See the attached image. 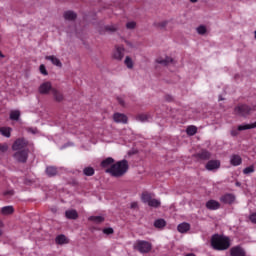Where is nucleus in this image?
<instances>
[{
    "instance_id": "f257e3e1",
    "label": "nucleus",
    "mask_w": 256,
    "mask_h": 256,
    "mask_svg": "<svg viewBox=\"0 0 256 256\" xmlns=\"http://www.w3.org/2000/svg\"><path fill=\"white\" fill-rule=\"evenodd\" d=\"M129 170V163L127 160H121L113 164L105 173H109L112 177H123Z\"/></svg>"
},
{
    "instance_id": "f03ea898",
    "label": "nucleus",
    "mask_w": 256,
    "mask_h": 256,
    "mask_svg": "<svg viewBox=\"0 0 256 256\" xmlns=\"http://www.w3.org/2000/svg\"><path fill=\"white\" fill-rule=\"evenodd\" d=\"M211 246L216 251H225L231 247V241L227 236L214 234L211 238Z\"/></svg>"
},
{
    "instance_id": "7ed1b4c3",
    "label": "nucleus",
    "mask_w": 256,
    "mask_h": 256,
    "mask_svg": "<svg viewBox=\"0 0 256 256\" xmlns=\"http://www.w3.org/2000/svg\"><path fill=\"white\" fill-rule=\"evenodd\" d=\"M141 199L144 203H147L149 207H161V200L155 199L151 196V194L145 192L142 194Z\"/></svg>"
},
{
    "instance_id": "20e7f679",
    "label": "nucleus",
    "mask_w": 256,
    "mask_h": 256,
    "mask_svg": "<svg viewBox=\"0 0 256 256\" xmlns=\"http://www.w3.org/2000/svg\"><path fill=\"white\" fill-rule=\"evenodd\" d=\"M111 57L114 61H123V57H125V47L116 45L112 51Z\"/></svg>"
},
{
    "instance_id": "39448f33",
    "label": "nucleus",
    "mask_w": 256,
    "mask_h": 256,
    "mask_svg": "<svg viewBox=\"0 0 256 256\" xmlns=\"http://www.w3.org/2000/svg\"><path fill=\"white\" fill-rule=\"evenodd\" d=\"M151 248V243L143 240L137 241L134 244V249L136 251H139V253H149V251H151Z\"/></svg>"
},
{
    "instance_id": "423d86ee",
    "label": "nucleus",
    "mask_w": 256,
    "mask_h": 256,
    "mask_svg": "<svg viewBox=\"0 0 256 256\" xmlns=\"http://www.w3.org/2000/svg\"><path fill=\"white\" fill-rule=\"evenodd\" d=\"M29 147V141L25 138H18L12 145L13 151H25Z\"/></svg>"
},
{
    "instance_id": "0eeeda50",
    "label": "nucleus",
    "mask_w": 256,
    "mask_h": 256,
    "mask_svg": "<svg viewBox=\"0 0 256 256\" xmlns=\"http://www.w3.org/2000/svg\"><path fill=\"white\" fill-rule=\"evenodd\" d=\"M28 157H29V149L18 150L14 154V159L15 161H18V163H27Z\"/></svg>"
},
{
    "instance_id": "6e6552de",
    "label": "nucleus",
    "mask_w": 256,
    "mask_h": 256,
    "mask_svg": "<svg viewBox=\"0 0 256 256\" xmlns=\"http://www.w3.org/2000/svg\"><path fill=\"white\" fill-rule=\"evenodd\" d=\"M53 89L55 88H53V85L51 84V82L46 81L40 84L38 88V92L40 93V95H49V93H53Z\"/></svg>"
},
{
    "instance_id": "1a4fd4ad",
    "label": "nucleus",
    "mask_w": 256,
    "mask_h": 256,
    "mask_svg": "<svg viewBox=\"0 0 256 256\" xmlns=\"http://www.w3.org/2000/svg\"><path fill=\"white\" fill-rule=\"evenodd\" d=\"M253 111V109L247 105H239L235 108L234 112L240 117H247Z\"/></svg>"
},
{
    "instance_id": "9d476101",
    "label": "nucleus",
    "mask_w": 256,
    "mask_h": 256,
    "mask_svg": "<svg viewBox=\"0 0 256 256\" xmlns=\"http://www.w3.org/2000/svg\"><path fill=\"white\" fill-rule=\"evenodd\" d=\"M235 195L234 194H224L220 197L221 203H224L225 205H233L235 203Z\"/></svg>"
},
{
    "instance_id": "9b49d317",
    "label": "nucleus",
    "mask_w": 256,
    "mask_h": 256,
    "mask_svg": "<svg viewBox=\"0 0 256 256\" xmlns=\"http://www.w3.org/2000/svg\"><path fill=\"white\" fill-rule=\"evenodd\" d=\"M221 167V162L219 160H210L206 164L207 171H216Z\"/></svg>"
},
{
    "instance_id": "f8f14e48",
    "label": "nucleus",
    "mask_w": 256,
    "mask_h": 256,
    "mask_svg": "<svg viewBox=\"0 0 256 256\" xmlns=\"http://www.w3.org/2000/svg\"><path fill=\"white\" fill-rule=\"evenodd\" d=\"M46 61H50L52 65H55V67H63V63H61V60L57 58L55 55L45 56Z\"/></svg>"
},
{
    "instance_id": "ddd939ff",
    "label": "nucleus",
    "mask_w": 256,
    "mask_h": 256,
    "mask_svg": "<svg viewBox=\"0 0 256 256\" xmlns=\"http://www.w3.org/2000/svg\"><path fill=\"white\" fill-rule=\"evenodd\" d=\"M113 165H115V159H113L112 157H108L101 162L102 169H111Z\"/></svg>"
},
{
    "instance_id": "4468645a",
    "label": "nucleus",
    "mask_w": 256,
    "mask_h": 256,
    "mask_svg": "<svg viewBox=\"0 0 256 256\" xmlns=\"http://www.w3.org/2000/svg\"><path fill=\"white\" fill-rule=\"evenodd\" d=\"M206 207L210 211H217V209L221 208V203H219L217 200H209L208 202H206Z\"/></svg>"
},
{
    "instance_id": "2eb2a0df",
    "label": "nucleus",
    "mask_w": 256,
    "mask_h": 256,
    "mask_svg": "<svg viewBox=\"0 0 256 256\" xmlns=\"http://www.w3.org/2000/svg\"><path fill=\"white\" fill-rule=\"evenodd\" d=\"M241 163H243V158H241L239 155L233 154L232 156H230V164L233 167H239Z\"/></svg>"
},
{
    "instance_id": "dca6fc26",
    "label": "nucleus",
    "mask_w": 256,
    "mask_h": 256,
    "mask_svg": "<svg viewBox=\"0 0 256 256\" xmlns=\"http://www.w3.org/2000/svg\"><path fill=\"white\" fill-rule=\"evenodd\" d=\"M113 120L115 121V123H127L128 121L127 116L121 113H115L113 115Z\"/></svg>"
},
{
    "instance_id": "f3484780",
    "label": "nucleus",
    "mask_w": 256,
    "mask_h": 256,
    "mask_svg": "<svg viewBox=\"0 0 256 256\" xmlns=\"http://www.w3.org/2000/svg\"><path fill=\"white\" fill-rule=\"evenodd\" d=\"M230 255L231 256H245V250L243 248L236 246L231 248L230 250Z\"/></svg>"
},
{
    "instance_id": "a211bd4d",
    "label": "nucleus",
    "mask_w": 256,
    "mask_h": 256,
    "mask_svg": "<svg viewBox=\"0 0 256 256\" xmlns=\"http://www.w3.org/2000/svg\"><path fill=\"white\" fill-rule=\"evenodd\" d=\"M196 157L202 159V161H207V159H211V153L207 150H202L196 154Z\"/></svg>"
},
{
    "instance_id": "6ab92c4d",
    "label": "nucleus",
    "mask_w": 256,
    "mask_h": 256,
    "mask_svg": "<svg viewBox=\"0 0 256 256\" xmlns=\"http://www.w3.org/2000/svg\"><path fill=\"white\" fill-rule=\"evenodd\" d=\"M57 245H67L69 243V238L67 236L60 234L55 239Z\"/></svg>"
},
{
    "instance_id": "aec40b11",
    "label": "nucleus",
    "mask_w": 256,
    "mask_h": 256,
    "mask_svg": "<svg viewBox=\"0 0 256 256\" xmlns=\"http://www.w3.org/2000/svg\"><path fill=\"white\" fill-rule=\"evenodd\" d=\"M52 95H53L55 101H57L58 103H61V101H63V99H64L63 93H61V91L57 90V88L52 89Z\"/></svg>"
},
{
    "instance_id": "412c9836",
    "label": "nucleus",
    "mask_w": 256,
    "mask_h": 256,
    "mask_svg": "<svg viewBox=\"0 0 256 256\" xmlns=\"http://www.w3.org/2000/svg\"><path fill=\"white\" fill-rule=\"evenodd\" d=\"M191 229V224L184 222L177 226V230L179 233H187Z\"/></svg>"
},
{
    "instance_id": "4be33fe9",
    "label": "nucleus",
    "mask_w": 256,
    "mask_h": 256,
    "mask_svg": "<svg viewBox=\"0 0 256 256\" xmlns=\"http://www.w3.org/2000/svg\"><path fill=\"white\" fill-rule=\"evenodd\" d=\"M159 65H169V63H173V58L166 56L165 58L160 57L156 60Z\"/></svg>"
},
{
    "instance_id": "5701e85b",
    "label": "nucleus",
    "mask_w": 256,
    "mask_h": 256,
    "mask_svg": "<svg viewBox=\"0 0 256 256\" xmlns=\"http://www.w3.org/2000/svg\"><path fill=\"white\" fill-rule=\"evenodd\" d=\"M11 131H13V129H11V127H0V134L3 137H6L7 139H9V137H11Z\"/></svg>"
},
{
    "instance_id": "b1692460",
    "label": "nucleus",
    "mask_w": 256,
    "mask_h": 256,
    "mask_svg": "<svg viewBox=\"0 0 256 256\" xmlns=\"http://www.w3.org/2000/svg\"><path fill=\"white\" fill-rule=\"evenodd\" d=\"M64 19H66V21H75V19H77V14L73 11H67L64 13Z\"/></svg>"
},
{
    "instance_id": "393cba45",
    "label": "nucleus",
    "mask_w": 256,
    "mask_h": 256,
    "mask_svg": "<svg viewBox=\"0 0 256 256\" xmlns=\"http://www.w3.org/2000/svg\"><path fill=\"white\" fill-rule=\"evenodd\" d=\"M247 129H256V121L252 124H242L238 126V131H247Z\"/></svg>"
},
{
    "instance_id": "a878e982",
    "label": "nucleus",
    "mask_w": 256,
    "mask_h": 256,
    "mask_svg": "<svg viewBox=\"0 0 256 256\" xmlns=\"http://www.w3.org/2000/svg\"><path fill=\"white\" fill-rule=\"evenodd\" d=\"M66 218L67 219H77L79 217V214L77 213V210H67L65 212Z\"/></svg>"
},
{
    "instance_id": "bb28decb",
    "label": "nucleus",
    "mask_w": 256,
    "mask_h": 256,
    "mask_svg": "<svg viewBox=\"0 0 256 256\" xmlns=\"http://www.w3.org/2000/svg\"><path fill=\"white\" fill-rule=\"evenodd\" d=\"M15 209L13 208V206H4L1 209V213L3 215H12V213H14Z\"/></svg>"
},
{
    "instance_id": "cd10ccee",
    "label": "nucleus",
    "mask_w": 256,
    "mask_h": 256,
    "mask_svg": "<svg viewBox=\"0 0 256 256\" xmlns=\"http://www.w3.org/2000/svg\"><path fill=\"white\" fill-rule=\"evenodd\" d=\"M137 121H140L141 123H145L147 121H149V119H151V115L149 114H139L136 117Z\"/></svg>"
},
{
    "instance_id": "c85d7f7f",
    "label": "nucleus",
    "mask_w": 256,
    "mask_h": 256,
    "mask_svg": "<svg viewBox=\"0 0 256 256\" xmlns=\"http://www.w3.org/2000/svg\"><path fill=\"white\" fill-rule=\"evenodd\" d=\"M46 174L49 177H55V175H57V168L53 167V166H49L46 168Z\"/></svg>"
},
{
    "instance_id": "c756f323",
    "label": "nucleus",
    "mask_w": 256,
    "mask_h": 256,
    "mask_svg": "<svg viewBox=\"0 0 256 256\" xmlns=\"http://www.w3.org/2000/svg\"><path fill=\"white\" fill-rule=\"evenodd\" d=\"M19 117H21V112L19 110H14L10 113V119L12 121H19Z\"/></svg>"
},
{
    "instance_id": "7c9ffc66",
    "label": "nucleus",
    "mask_w": 256,
    "mask_h": 256,
    "mask_svg": "<svg viewBox=\"0 0 256 256\" xmlns=\"http://www.w3.org/2000/svg\"><path fill=\"white\" fill-rule=\"evenodd\" d=\"M83 173L86 177H93L95 175V169L93 167H86L83 169Z\"/></svg>"
},
{
    "instance_id": "2f4dec72",
    "label": "nucleus",
    "mask_w": 256,
    "mask_h": 256,
    "mask_svg": "<svg viewBox=\"0 0 256 256\" xmlns=\"http://www.w3.org/2000/svg\"><path fill=\"white\" fill-rule=\"evenodd\" d=\"M165 225H167V222L163 219H158L154 222V227H156V229H163Z\"/></svg>"
},
{
    "instance_id": "473e14b6",
    "label": "nucleus",
    "mask_w": 256,
    "mask_h": 256,
    "mask_svg": "<svg viewBox=\"0 0 256 256\" xmlns=\"http://www.w3.org/2000/svg\"><path fill=\"white\" fill-rule=\"evenodd\" d=\"M167 25H169V20H164V21L154 23V26L158 27V29H165V27H167Z\"/></svg>"
},
{
    "instance_id": "72a5a7b5",
    "label": "nucleus",
    "mask_w": 256,
    "mask_h": 256,
    "mask_svg": "<svg viewBox=\"0 0 256 256\" xmlns=\"http://www.w3.org/2000/svg\"><path fill=\"white\" fill-rule=\"evenodd\" d=\"M124 64L126 65L127 69H133L134 67V63H133V59H131L129 56H126L125 60H124Z\"/></svg>"
},
{
    "instance_id": "f704fd0d",
    "label": "nucleus",
    "mask_w": 256,
    "mask_h": 256,
    "mask_svg": "<svg viewBox=\"0 0 256 256\" xmlns=\"http://www.w3.org/2000/svg\"><path fill=\"white\" fill-rule=\"evenodd\" d=\"M89 221H93V223H103L105 218L103 216H90Z\"/></svg>"
},
{
    "instance_id": "c9c22d12",
    "label": "nucleus",
    "mask_w": 256,
    "mask_h": 256,
    "mask_svg": "<svg viewBox=\"0 0 256 256\" xmlns=\"http://www.w3.org/2000/svg\"><path fill=\"white\" fill-rule=\"evenodd\" d=\"M198 35H205L207 33V27L205 25H200L196 28Z\"/></svg>"
},
{
    "instance_id": "e433bc0d",
    "label": "nucleus",
    "mask_w": 256,
    "mask_h": 256,
    "mask_svg": "<svg viewBox=\"0 0 256 256\" xmlns=\"http://www.w3.org/2000/svg\"><path fill=\"white\" fill-rule=\"evenodd\" d=\"M186 133L187 135H190V136H193L197 133V127L195 126H189L187 129H186Z\"/></svg>"
},
{
    "instance_id": "4c0bfd02",
    "label": "nucleus",
    "mask_w": 256,
    "mask_h": 256,
    "mask_svg": "<svg viewBox=\"0 0 256 256\" xmlns=\"http://www.w3.org/2000/svg\"><path fill=\"white\" fill-rule=\"evenodd\" d=\"M244 175H249L250 173H255V166H248L243 170Z\"/></svg>"
},
{
    "instance_id": "58836bf2",
    "label": "nucleus",
    "mask_w": 256,
    "mask_h": 256,
    "mask_svg": "<svg viewBox=\"0 0 256 256\" xmlns=\"http://www.w3.org/2000/svg\"><path fill=\"white\" fill-rule=\"evenodd\" d=\"M39 71L42 75H49V72H47V68L45 67V64H41L39 67Z\"/></svg>"
},
{
    "instance_id": "ea45409f",
    "label": "nucleus",
    "mask_w": 256,
    "mask_h": 256,
    "mask_svg": "<svg viewBox=\"0 0 256 256\" xmlns=\"http://www.w3.org/2000/svg\"><path fill=\"white\" fill-rule=\"evenodd\" d=\"M135 27H137V23H135V21H130L126 24V29H135Z\"/></svg>"
},
{
    "instance_id": "a19ab883",
    "label": "nucleus",
    "mask_w": 256,
    "mask_h": 256,
    "mask_svg": "<svg viewBox=\"0 0 256 256\" xmlns=\"http://www.w3.org/2000/svg\"><path fill=\"white\" fill-rule=\"evenodd\" d=\"M8 149H9V145L7 143L0 144V151H1V153L7 152Z\"/></svg>"
},
{
    "instance_id": "79ce46f5",
    "label": "nucleus",
    "mask_w": 256,
    "mask_h": 256,
    "mask_svg": "<svg viewBox=\"0 0 256 256\" xmlns=\"http://www.w3.org/2000/svg\"><path fill=\"white\" fill-rule=\"evenodd\" d=\"M4 197H13L15 195V192L13 190H6L3 193Z\"/></svg>"
},
{
    "instance_id": "37998d69",
    "label": "nucleus",
    "mask_w": 256,
    "mask_h": 256,
    "mask_svg": "<svg viewBox=\"0 0 256 256\" xmlns=\"http://www.w3.org/2000/svg\"><path fill=\"white\" fill-rule=\"evenodd\" d=\"M107 31H117L119 29V26L117 24L107 26L106 27Z\"/></svg>"
},
{
    "instance_id": "c03bdc74",
    "label": "nucleus",
    "mask_w": 256,
    "mask_h": 256,
    "mask_svg": "<svg viewBox=\"0 0 256 256\" xmlns=\"http://www.w3.org/2000/svg\"><path fill=\"white\" fill-rule=\"evenodd\" d=\"M103 233L105 235H113L114 231H113V228H105L103 229Z\"/></svg>"
},
{
    "instance_id": "a18cd8bd",
    "label": "nucleus",
    "mask_w": 256,
    "mask_h": 256,
    "mask_svg": "<svg viewBox=\"0 0 256 256\" xmlns=\"http://www.w3.org/2000/svg\"><path fill=\"white\" fill-rule=\"evenodd\" d=\"M130 209H139V204L137 202H131Z\"/></svg>"
},
{
    "instance_id": "49530a36",
    "label": "nucleus",
    "mask_w": 256,
    "mask_h": 256,
    "mask_svg": "<svg viewBox=\"0 0 256 256\" xmlns=\"http://www.w3.org/2000/svg\"><path fill=\"white\" fill-rule=\"evenodd\" d=\"M250 221H251L252 223H256V213L250 215Z\"/></svg>"
},
{
    "instance_id": "de8ad7c7",
    "label": "nucleus",
    "mask_w": 256,
    "mask_h": 256,
    "mask_svg": "<svg viewBox=\"0 0 256 256\" xmlns=\"http://www.w3.org/2000/svg\"><path fill=\"white\" fill-rule=\"evenodd\" d=\"M118 103L123 106L125 105V100H123V98H118Z\"/></svg>"
},
{
    "instance_id": "09e8293b",
    "label": "nucleus",
    "mask_w": 256,
    "mask_h": 256,
    "mask_svg": "<svg viewBox=\"0 0 256 256\" xmlns=\"http://www.w3.org/2000/svg\"><path fill=\"white\" fill-rule=\"evenodd\" d=\"M199 0H190V3H197Z\"/></svg>"
},
{
    "instance_id": "8fccbe9b",
    "label": "nucleus",
    "mask_w": 256,
    "mask_h": 256,
    "mask_svg": "<svg viewBox=\"0 0 256 256\" xmlns=\"http://www.w3.org/2000/svg\"><path fill=\"white\" fill-rule=\"evenodd\" d=\"M186 256H195V254H187Z\"/></svg>"
},
{
    "instance_id": "3c124183",
    "label": "nucleus",
    "mask_w": 256,
    "mask_h": 256,
    "mask_svg": "<svg viewBox=\"0 0 256 256\" xmlns=\"http://www.w3.org/2000/svg\"><path fill=\"white\" fill-rule=\"evenodd\" d=\"M219 101H223V97H219Z\"/></svg>"
},
{
    "instance_id": "603ef678",
    "label": "nucleus",
    "mask_w": 256,
    "mask_h": 256,
    "mask_svg": "<svg viewBox=\"0 0 256 256\" xmlns=\"http://www.w3.org/2000/svg\"><path fill=\"white\" fill-rule=\"evenodd\" d=\"M232 135H237V132H232Z\"/></svg>"
},
{
    "instance_id": "864d4df0",
    "label": "nucleus",
    "mask_w": 256,
    "mask_h": 256,
    "mask_svg": "<svg viewBox=\"0 0 256 256\" xmlns=\"http://www.w3.org/2000/svg\"><path fill=\"white\" fill-rule=\"evenodd\" d=\"M0 57H5L3 54H1V52H0Z\"/></svg>"
},
{
    "instance_id": "5fc2aeb1",
    "label": "nucleus",
    "mask_w": 256,
    "mask_h": 256,
    "mask_svg": "<svg viewBox=\"0 0 256 256\" xmlns=\"http://www.w3.org/2000/svg\"><path fill=\"white\" fill-rule=\"evenodd\" d=\"M3 234V232L0 230V235H2Z\"/></svg>"
},
{
    "instance_id": "6e6d98bb",
    "label": "nucleus",
    "mask_w": 256,
    "mask_h": 256,
    "mask_svg": "<svg viewBox=\"0 0 256 256\" xmlns=\"http://www.w3.org/2000/svg\"><path fill=\"white\" fill-rule=\"evenodd\" d=\"M255 39H256V31H255Z\"/></svg>"
}]
</instances>
